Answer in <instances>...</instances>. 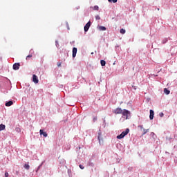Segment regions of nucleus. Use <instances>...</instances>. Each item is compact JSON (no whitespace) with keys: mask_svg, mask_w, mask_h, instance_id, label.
<instances>
[{"mask_svg":"<svg viewBox=\"0 0 177 177\" xmlns=\"http://www.w3.org/2000/svg\"><path fill=\"white\" fill-rule=\"evenodd\" d=\"M114 114H122L123 118L125 120H128V115L131 114V111L127 109H122L121 108H116L115 110L113 111Z\"/></svg>","mask_w":177,"mask_h":177,"instance_id":"nucleus-1","label":"nucleus"},{"mask_svg":"<svg viewBox=\"0 0 177 177\" xmlns=\"http://www.w3.org/2000/svg\"><path fill=\"white\" fill-rule=\"evenodd\" d=\"M128 133H129V129H126L125 131H122L119 136H117L116 138L117 139H123V138H125Z\"/></svg>","mask_w":177,"mask_h":177,"instance_id":"nucleus-2","label":"nucleus"},{"mask_svg":"<svg viewBox=\"0 0 177 177\" xmlns=\"http://www.w3.org/2000/svg\"><path fill=\"white\" fill-rule=\"evenodd\" d=\"M32 82L35 84H38V82H39V80H38V77L35 75H32Z\"/></svg>","mask_w":177,"mask_h":177,"instance_id":"nucleus-3","label":"nucleus"},{"mask_svg":"<svg viewBox=\"0 0 177 177\" xmlns=\"http://www.w3.org/2000/svg\"><path fill=\"white\" fill-rule=\"evenodd\" d=\"M89 27H91V21H89L85 26H84V31L86 32L88 30H89Z\"/></svg>","mask_w":177,"mask_h":177,"instance_id":"nucleus-4","label":"nucleus"},{"mask_svg":"<svg viewBox=\"0 0 177 177\" xmlns=\"http://www.w3.org/2000/svg\"><path fill=\"white\" fill-rule=\"evenodd\" d=\"M13 70H19L20 68V63H15L12 66Z\"/></svg>","mask_w":177,"mask_h":177,"instance_id":"nucleus-5","label":"nucleus"},{"mask_svg":"<svg viewBox=\"0 0 177 177\" xmlns=\"http://www.w3.org/2000/svg\"><path fill=\"white\" fill-rule=\"evenodd\" d=\"M39 133H40V135H43V136H44V138H47V137H48V133L45 132V131H44V130H42V129H40Z\"/></svg>","mask_w":177,"mask_h":177,"instance_id":"nucleus-6","label":"nucleus"},{"mask_svg":"<svg viewBox=\"0 0 177 177\" xmlns=\"http://www.w3.org/2000/svg\"><path fill=\"white\" fill-rule=\"evenodd\" d=\"M150 115H149V119L150 120H153V118H154V111L153 110H150L149 111Z\"/></svg>","mask_w":177,"mask_h":177,"instance_id":"nucleus-7","label":"nucleus"},{"mask_svg":"<svg viewBox=\"0 0 177 177\" xmlns=\"http://www.w3.org/2000/svg\"><path fill=\"white\" fill-rule=\"evenodd\" d=\"M77 56V48L74 47L73 48V57H75Z\"/></svg>","mask_w":177,"mask_h":177,"instance_id":"nucleus-8","label":"nucleus"},{"mask_svg":"<svg viewBox=\"0 0 177 177\" xmlns=\"http://www.w3.org/2000/svg\"><path fill=\"white\" fill-rule=\"evenodd\" d=\"M13 104V101H8V102L6 103V107H10Z\"/></svg>","mask_w":177,"mask_h":177,"instance_id":"nucleus-9","label":"nucleus"},{"mask_svg":"<svg viewBox=\"0 0 177 177\" xmlns=\"http://www.w3.org/2000/svg\"><path fill=\"white\" fill-rule=\"evenodd\" d=\"M5 128H6V126H5V124H0V131H3L5 130Z\"/></svg>","mask_w":177,"mask_h":177,"instance_id":"nucleus-10","label":"nucleus"},{"mask_svg":"<svg viewBox=\"0 0 177 177\" xmlns=\"http://www.w3.org/2000/svg\"><path fill=\"white\" fill-rule=\"evenodd\" d=\"M171 91H169V90H168L167 88H164V93L166 94V95H169Z\"/></svg>","mask_w":177,"mask_h":177,"instance_id":"nucleus-11","label":"nucleus"},{"mask_svg":"<svg viewBox=\"0 0 177 177\" xmlns=\"http://www.w3.org/2000/svg\"><path fill=\"white\" fill-rule=\"evenodd\" d=\"M101 136H102V133H98V140L100 142V144L101 140H103V139L102 138Z\"/></svg>","mask_w":177,"mask_h":177,"instance_id":"nucleus-12","label":"nucleus"},{"mask_svg":"<svg viewBox=\"0 0 177 177\" xmlns=\"http://www.w3.org/2000/svg\"><path fill=\"white\" fill-rule=\"evenodd\" d=\"M99 29L101 30V31H106V28L105 26H100Z\"/></svg>","mask_w":177,"mask_h":177,"instance_id":"nucleus-13","label":"nucleus"},{"mask_svg":"<svg viewBox=\"0 0 177 177\" xmlns=\"http://www.w3.org/2000/svg\"><path fill=\"white\" fill-rule=\"evenodd\" d=\"M100 63H101V66H106V61H104V60H101V61H100Z\"/></svg>","mask_w":177,"mask_h":177,"instance_id":"nucleus-14","label":"nucleus"},{"mask_svg":"<svg viewBox=\"0 0 177 177\" xmlns=\"http://www.w3.org/2000/svg\"><path fill=\"white\" fill-rule=\"evenodd\" d=\"M147 132H149V129H143V133H142V135H146L147 133Z\"/></svg>","mask_w":177,"mask_h":177,"instance_id":"nucleus-15","label":"nucleus"},{"mask_svg":"<svg viewBox=\"0 0 177 177\" xmlns=\"http://www.w3.org/2000/svg\"><path fill=\"white\" fill-rule=\"evenodd\" d=\"M24 167L25 169H30V165L27 164H25Z\"/></svg>","mask_w":177,"mask_h":177,"instance_id":"nucleus-16","label":"nucleus"},{"mask_svg":"<svg viewBox=\"0 0 177 177\" xmlns=\"http://www.w3.org/2000/svg\"><path fill=\"white\" fill-rule=\"evenodd\" d=\"M120 34H125L126 30H125V29L122 28V29H120Z\"/></svg>","mask_w":177,"mask_h":177,"instance_id":"nucleus-17","label":"nucleus"},{"mask_svg":"<svg viewBox=\"0 0 177 177\" xmlns=\"http://www.w3.org/2000/svg\"><path fill=\"white\" fill-rule=\"evenodd\" d=\"M93 10H99V6H95L93 7Z\"/></svg>","mask_w":177,"mask_h":177,"instance_id":"nucleus-18","label":"nucleus"},{"mask_svg":"<svg viewBox=\"0 0 177 177\" xmlns=\"http://www.w3.org/2000/svg\"><path fill=\"white\" fill-rule=\"evenodd\" d=\"M118 0H108V2H113V3H116Z\"/></svg>","mask_w":177,"mask_h":177,"instance_id":"nucleus-19","label":"nucleus"},{"mask_svg":"<svg viewBox=\"0 0 177 177\" xmlns=\"http://www.w3.org/2000/svg\"><path fill=\"white\" fill-rule=\"evenodd\" d=\"M30 57H32V55H29L26 57V60H28L29 59H30Z\"/></svg>","mask_w":177,"mask_h":177,"instance_id":"nucleus-20","label":"nucleus"},{"mask_svg":"<svg viewBox=\"0 0 177 177\" xmlns=\"http://www.w3.org/2000/svg\"><path fill=\"white\" fill-rule=\"evenodd\" d=\"M95 19L96 20H100V16L99 15L95 16Z\"/></svg>","mask_w":177,"mask_h":177,"instance_id":"nucleus-21","label":"nucleus"},{"mask_svg":"<svg viewBox=\"0 0 177 177\" xmlns=\"http://www.w3.org/2000/svg\"><path fill=\"white\" fill-rule=\"evenodd\" d=\"M80 169H84L85 167L82 165H79Z\"/></svg>","mask_w":177,"mask_h":177,"instance_id":"nucleus-22","label":"nucleus"},{"mask_svg":"<svg viewBox=\"0 0 177 177\" xmlns=\"http://www.w3.org/2000/svg\"><path fill=\"white\" fill-rule=\"evenodd\" d=\"M160 117H164V113L161 112L159 113Z\"/></svg>","mask_w":177,"mask_h":177,"instance_id":"nucleus-23","label":"nucleus"},{"mask_svg":"<svg viewBox=\"0 0 177 177\" xmlns=\"http://www.w3.org/2000/svg\"><path fill=\"white\" fill-rule=\"evenodd\" d=\"M62 62H57V67H61Z\"/></svg>","mask_w":177,"mask_h":177,"instance_id":"nucleus-24","label":"nucleus"},{"mask_svg":"<svg viewBox=\"0 0 177 177\" xmlns=\"http://www.w3.org/2000/svg\"><path fill=\"white\" fill-rule=\"evenodd\" d=\"M5 177H9V173L6 172L5 173Z\"/></svg>","mask_w":177,"mask_h":177,"instance_id":"nucleus-25","label":"nucleus"},{"mask_svg":"<svg viewBox=\"0 0 177 177\" xmlns=\"http://www.w3.org/2000/svg\"><path fill=\"white\" fill-rule=\"evenodd\" d=\"M97 117H94L93 118V122H95V121H97Z\"/></svg>","mask_w":177,"mask_h":177,"instance_id":"nucleus-26","label":"nucleus"},{"mask_svg":"<svg viewBox=\"0 0 177 177\" xmlns=\"http://www.w3.org/2000/svg\"><path fill=\"white\" fill-rule=\"evenodd\" d=\"M16 131H17V132H20V131H21V130H20V128H17V129H16Z\"/></svg>","mask_w":177,"mask_h":177,"instance_id":"nucleus-27","label":"nucleus"},{"mask_svg":"<svg viewBox=\"0 0 177 177\" xmlns=\"http://www.w3.org/2000/svg\"><path fill=\"white\" fill-rule=\"evenodd\" d=\"M138 128H140L141 129H143V127L142 125L138 126Z\"/></svg>","mask_w":177,"mask_h":177,"instance_id":"nucleus-28","label":"nucleus"},{"mask_svg":"<svg viewBox=\"0 0 177 177\" xmlns=\"http://www.w3.org/2000/svg\"><path fill=\"white\" fill-rule=\"evenodd\" d=\"M151 135H154V133H153V132H152V133H151Z\"/></svg>","mask_w":177,"mask_h":177,"instance_id":"nucleus-29","label":"nucleus"},{"mask_svg":"<svg viewBox=\"0 0 177 177\" xmlns=\"http://www.w3.org/2000/svg\"><path fill=\"white\" fill-rule=\"evenodd\" d=\"M151 135H154V133H153V132H152V133H151Z\"/></svg>","mask_w":177,"mask_h":177,"instance_id":"nucleus-30","label":"nucleus"},{"mask_svg":"<svg viewBox=\"0 0 177 177\" xmlns=\"http://www.w3.org/2000/svg\"><path fill=\"white\" fill-rule=\"evenodd\" d=\"M158 10H160V8H158Z\"/></svg>","mask_w":177,"mask_h":177,"instance_id":"nucleus-31","label":"nucleus"},{"mask_svg":"<svg viewBox=\"0 0 177 177\" xmlns=\"http://www.w3.org/2000/svg\"><path fill=\"white\" fill-rule=\"evenodd\" d=\"M0 60H1V57H0Z\"/></svg>","mask_w":177,"mask_h":177,"instance_id":"nucleus-32","label":"nucleus"}]
</instances>
